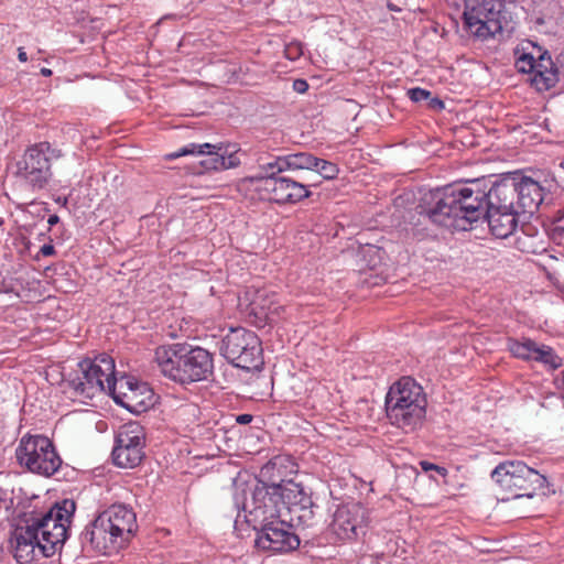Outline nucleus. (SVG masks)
Listing matches in <instances>:
<instances>
[{
    "mask_svg": "<svg viewBox=\"0 0 564 564\" xmlns=\"http://www.w3.org/2000/svg\"><path fill=\"white\" fill-rule=\"evenodd\" d=\"M511 195L510 189L489 186L485 178L474 180L424 194L416 209L432 224L455 230H468L474 223L486 220L495 237L506 239L517 230L521 214L511 204Z\"/></svg>",
    "mask_w": 564,
    "mask_h": 564,
    "instance_id": "f257e3e1",
    "label": "nucleus"
},
{
    "mask_svg": "<svg viewBox=\"0 0 564 564\" xmlns=\"http://www.w3.org/2000/svg\"><path fill=\"white\" fill-rule=\"evenodd\" d=\"M66 386L72 391L74 399L80 402L91 400L97 394L108 392L117 403L129 410L135 405H147L145 400H138V391L152 399V393L145 384L132 382L130 378L115 377V361L106 355H99L95 359H84L77 365V369L65 379Z\"/></svg>",
    "mask_w": 564,
    "mask_h": 564,
    "instance_id": "f03ea898",
    "label": "nucleus"
},
{
    "mask_svg": "<svg viewBox=\"0 0 564 564\" xmlns=\"http://www.w3.org/2000/svg\"><path fill=\"white\" fill-rule=\"evenodd\" d=\"M153 362L162 376L180 384L206 380L214 369L208 350L184 344L159 346Z\"/></svg>",
    "mask_w": 564,
    "mask_h": 564,
    "instance_id": "7ed1b4c3",
    "label": "nucleus"
},
{
    "mask_svg": "<svg viewBox=\"0 0 564 564\" xmlns=\"http://www.w3.org/2000/svg\"><path fill=\"white\" fill-rule=\"evenodd\" d=\"M386 411L391 424L406 433L413 432L426 413L423 388L410 377L401 378L386 395Z\"/></svg>",
    "mask_w": 564,
    "mask_h": 564,
    "instance_id": "20e7f679",
    "label": "nucleus"
},
{
    "mask_svg": "<svg viewBox=\"0 0 564 564\" xmlns=\"http://www.w3.org/2000/svg\"><path fill=\"white\" fill-rule=\"evenodd\" d=\"M76 511V503L72 499H64L47 512L32 516L25 523L33 533L41 539L40 550L43 557H51L62 550L68 529Z\"/></svg>",
    "mask_w": 564,
    "mask_h": 564,
    "instance_id": "39448f33",
    "label": "nucleus"
},
{
    "mask_svg": "<svg viewBox=\"0 0 564 564\" xmlns=\"http://www.w3.org/2000/svg\"><path fill=\"white\" fill-rule=\"evenodd\" d=\"M62 156L61 150L42 141L29 145L14 163L13 175L32 193L47 188L53 180L52 162Z\"/></svg>",
    "mask_w": 564,
    "mask_h": 564,
    "instance_id": "423d86ee",
    "label": "nucleus"
},
{
    "mask_svg": "<svg viewBox=\"0 0 564 564\" xmlns=\"http://www.w3.org/2000/svg\"><path fill=\"white\" fill-rule=\"evenodd\" d=\"M491 479L513 498H532L547 485L546 477L521 460H505L491 471Z\"/></svg>",
    "mask_w": 564,
    "mask_h": 564,
    "instance_id": "0eeeda50",
    "label": "nucleus"
},
{
    "mask_svg": "<svg viewBox=\"0 0 564 564\" xmlns=\"http://www.w3.org/2000/svg\"><path fill=\"white\" fill-rule=\"evenodd\" d=\"M288 487H270L256 484L251 490V499L243 503L245 519L254 530L259 523L272 521L275 519L283 520V512L286 510L291 495L286 490Z\"/></svg>",
    "mask_w": 564,
    "mask_h": 564,
    "instance_id": "6e6552de",
    "label": "nucleus"
},
{
    "mask_svg": "<svg viewBox=\"0 0 564 564\" xmlns=\"http://www.w3.org/2000/svg\"><path fill=\"white\" fill-rule=\"evenodd\" d=\"M15 456L21 466L45 477L55 474L62 465L55 446L43 435H24L17 447Z\"/></svg>",
    "mask_w": 564,
    "mask_h": 564,
    "instance_id": "1a4fd4ad",
    "label": "nucleus"
},
{
    "mask_svg": "<svg viewBox=\"0 0 564 564\" xmlns=\"http://www.w3.org/2000/svg\"><path fill=\"white\" fill-rule=\"evenodd\" d=\"M465 29L476 39L487 41L503 31L510 32L508 21L500 9L488 0H466L463 12Z\"/></svg>",
    "mask_w": 564,
    "mask_h": 564,
    "instance_id": "9d476101",
    "label": "nucleus"
},
{
    "mask_svg": "<svg viewBox=\"0 0 564 564\" xmlns=\"http://www.w3.org/2000/svg\"><path fill=\"white\" fill-rule=\"evenodd\" d=\"M221 355L235 367L245 370L262 365V347L257 334L243 327L230 328L221 340Z\"/></svg>",
    "mask_w": 564,
    "mask_h": 564,
    "instance_id": "9b49d317",
    "label": "nucleus"
},
{
    "mask_svg": "<svg viewBox=\"0 0 564 564\" xmlns=\"http://www.w3.org/2000/svg\"><path fill=\"white\" fill-rule=\"evenodd\" d=\"M145 434L143 427L137 422L123 424L116 436L112 449L115 465L122 468L137 467L144 457Z\"/></svg>",
    "mask_w": 564,
    "mask_h": 564,
    "instance_id": "f8f14e48",
    "label": "nucleus"
},
{
    "mask_svg": "<svg viewBox=\"0 0 564 564\" xmlns=\"http://www.w3.org/2000/svg\"><path fill=\"white\" fill-rule=\"evenodd\" d=\"M499 191L510 189L511 204L521 214L533 215L544 198V188L532 177L514 175L492 183Z\"/></svg>",
    "mask_w": 564,
    "mask_h": 564,
    "instance_id": "ddd939ff",
    "label": "nucleus"
},
{
    "mask_svg": "<svg viewBox=\"0 0 564 564\" xmlns=\"http://www.w3.org/2000/svg\"><path fill=\"white\" fill-rule=\"evenodd\" d=\"M235 147L229 144H212V143H189L181 148L177 152L167 154L169 160H173L180 156L197 154L205 155L200 161V165L205 170L221 171L231 167H236L240 164V160L236 154Z\"/></svg>",
    "mask_w": 564,
    "mask_h": 564,
    "instance_id": "4468645a",
    "label": "nucleus"
},
{
    "mask_svg": "<svg viewBox=\"0 0 564 564\" xmlns=\"http://www.w3.org/2000/svg\"><path fill=\"white\" fill-rule=\"evenodd\" d=\"M292 529L289 523H283L281 518L259 523L254 544L259 550L273 553L294 551L300 545V539Z\"/></svg>",
    "mask_w": 564,
    "mask_h": 564,
    "instance_id": "2eb2a0df",
    "label": "nucleus"
},
{
    "mask_svg": "<svg viewBox=\"0 0 564 564\" xmlns=\"http://www.w3.org/2000/svg\"><path fill=\"white\" fill-rule=\"evenodd\" d=\"M262 197L276 204H295L311 195L306 185L290 177H250Z\"/></svg>",
    "mask_w": 564,
    "mask_h": 564,
    "instance_id": "dca6fc26",
    "label": "nucleus"
},
{
    "mask_svg": "<svg viewBox=\"0 0 564 564\" xmlns=\"http://www.w3.org/2000/svg\"><path fill=\"white\" fill-rule=\"evenodd\" d=\"M291 495L286 500L288 507L283 512V523H289L292 528H312L316 524V511L318 507L313 502L311 496L304 490L302 485H290L286 489Z\"/></svg>",
    "mask_w": 564,
    "mask_h": 564,
    "instance_id": "f3484780",
    "label": "nucleus"
},
{
    "mask_svg": "<svg viewBox=\"0 0 564 564\" xmlns=\"http://www.w3.org/2000/svg\"><path fill=\"white\" fill-rule=\"evenodd\" d=\"M291 495L286 500L288 507L283 512V523H289L292 528H312L316 524V511L318 507L313 502L311 496L304 490L302 485H290L286 489Z\"/></svg>",
    "mask_w": 564,
    "mask_h": 564,
    "instance_id": "a211bd4d",
    "label": "nucleus"
},
{
    "mask_svg": "<svg viewBox=\"0 0 564 564\" xmlns=\"http://www.w3.org/2000/svg\"><path fill=\"white\" fill-rule=\"evenodd\" d=\"M367 528L365 508L359 503L337 508L330 523L332 532L343 541H354L364 535Z\"/></svg>",
    "mask_w": 564,
    "mask_h": 564,
    "instance_id": "6ab92c4d",
    "label": "nucleus"
},
{
    "mask_svg": "<svg viewBox=\"0 0 564 564\" xmlns=\"http://www.w3.org/2000/svg\"><path fill=\"white\" fill-rule=\"evenodd\" d=\"M80 541L84 547L90 546L101 554H111L124 546L100 514L84 529Z\"/></svg>",
    "mask_w": 564,
    "mask_h": 564,
    "instance_id": "aec40b11",
    "label": "nucleus"
},
{
    "mask_svg": "<svg viewBox=\"0 0 564 564\" xmlns=\"http://www.w3.org/2000/svg\"><path fill=\"white\" fill-rule=\"evenodd\" d=\"M297 473V465L289 455H276L263 465L257 477L258 485L280 487L284 490L290 485H299L292 477Z\"/></svg>",
    "mask_w": 564,
    "mask_h": 564,
    "instance_id": "412c9836",
    "label": "nucleus"
},
{
    "mask_svg": "<svg viewBox=\"0 0 564 564\" xmlns=\"http://www.w3.org/2000/svg\"><path fill=\"white\" fill-rule=\"evenodd\" d=\"M100 516L106 518V522L123 545L129 542L138 529L137 516L132 508L126 505H112Z\"/></svg>",
    "mask_w": 564,
    "mask_h": 564,
    "instance_id": "4be33fe9",
    "label": "nucleus"
},
{
    "mask_svg": "<svg viewBox=\"0 0 564 564\" xmlns=\"http://www.w3.org/2000/svg\"><path fill=\"white\" fill-rule=\"evenodd\" d=\"M41 543L40 536H37L31 528L25 525H20L14 531V557L20 564H29L39 556H42V551L40 550Z\"/></svg>",
    "mask_w": 564,
    "mask_h": 564,
    "instance_id": "5701e85b",
    "label": "nucleus"
},
{
    "mask_svg": "<svg viewBox=\"0 0 564 564\" xmlns=\"http://www.w3.org/2000/svg\"><path fill=\"white\" fill-rule=\"evenodd\" d=\"M530 80L538 91H546L558 82V72L547 52L541 53L539 57H535V65Z\"/></svg>",
    "mask_w": 564,
    "mask_h": 564,
    "instance_id": "b1692460",
    "label": "nucleus"
},
{
    "mask_svg": "<svg viewBox=\"0 0 564 564\" xmlns=\"http://www.w3.org/2000/svg\"><path fill=\"white\" fill-rule=\"evenodd\" d=\"M318 158L310 152H296L285 154V160L281 163L285 164L288 171L296 170H310L313 171L316 167Z\"/></svg>",
    "mask_w": 564,
    "mask_h": 564,
    "instance_id": "393cba45",
    "label": "nucleus"
},
{
    "mask_svg": "<svg viewBox=\"0 0 564 564\" xmlns=\"http://www.w3.org/2000/svg\"><path fill=\"white\" fill-rule=\"evenodd\" d=\"M533 361L541 362L556 369L562 366V359L555 354L552 347L547 345H538L535 343L533 351Z\"/></svg>",
    "mask_w": 564,
    "mask_h": 564,
    "instance_id": "a878e982",
    "label": "nucleus"
},
{
    "mask_svg": "<svg viewBox=\"0 0 564 564\" xmlns=\"http://www.w3.org/2000/svg\"><path fill=\"white\" fill-rule=\"evenodd\" d=\"M534 347L535 341L530 338H525L522 341L512 340L509 344V350L511 354L523 360H533Z\"/></svg>",
    "mask_w": 564,
    "mask_h": 564,
    "instance_id": "bb28decb",
    "label": "nucleus"
},
{
    "mask_svg": "<svg viewBox=\"0 0 564 564\" xmlns=\"http://www.w3.org/2000/svg\"><path fill=\"white\" fill-rule=\"evenodd\" d=\"M285 160V155L275 156L272 161L267 163H260L259 167L261 170V174L254 175L253 177H279L280 174L284 171H288L285 164L281 163V161Z\"/></svg>",
    "mask_w": 564,
    "mask_h": 564,
    "instance_id": "cd10ccee",
    "label": "nucleus"
},
{
    "mask_svg": "<svg viewBox=\"0 0 564 564\" xmlns=\"http://www.w3.org/2000/svg\"><path fill=\"white\" fill-rule=\"evenodd\" d=\"M313 171H316L324 180H334L339 173V169L335 163L319 158Z\"/></svg>",
    "mask_w": 564,
    "mask_h": 564,
    "instance_id": "c85d7f7f",
    "label": "nucleus"
},
{
    "mask_svg": "<svg viewBox=\"0 0 564 564\" xmlns=\"http://www.w3.org/2000/svg\"><path fill=\"white\" fill-rule=\"evenodd\" d=\"M13 508L12 492L0 488V520L8 519Z\"/></svg>",
    "mask_w": 564,
    "mask_h": 564,
    "instance_id": "c756f323",
    "label": "nucleus"
},
{
    "mask_svg": "<svg viewBox=\"0 0 564 564\" xmlns=\"http://www.w3.org/2000/svg\"><path fill=\"white\" fill-rule=\"evenodd\" d=\"M535 65V57L530 53H523L516 61V67L520 73L532 74Z\"/></svg>",
    "mask_w": 564,
    "mask_h": 564,
    "instance_id": "7c9ffc66",
    "label": "nucleus"
},
{
    "mask_svg": "<svg viewBox=\"0 0 564 564\" xmlns=\"http://www.w3.org/2000/svg\"><path fill=\"white\" fill-rule=\"evenodd\" d=\"M406 94H408L409 98L413 102L426 101L430 98V96H431V91L430 90H426V89L421 88V87L411 88V89L408 90Z\"/></svg>",
    "mask_w": 564,
    "mask_h": 564,
    "instance_id": "2f4dec72",
    "label": "nucleus"
},
{
    "mask_svg": "<svg viewBox=\"0 0 564 564\" xmlns=\"http://www.w3.org/2000/svg\"><path fill=\"white\" fill-rule=\"evenodd\" d=\"M420 466L422 468V470L424 471H436L440 476L442 477H446L447 476V469L442 467V466H438L436 464H433L431 462H427V460H421L420 462Z\"/></svg>",
    "mask_w": 564,
    "mask_h": 564,
    "instance_id": "473e14b6",
    "label": "nucleus"
},
{
    "mask_svg": "<svg viewBox=\"0 0 564 564\" xmlns=\"http://www.w3.org/2000/svg\"><path fill=\"white\" fill-rule=\"evenodd\" d=\"M303 54L302 45L299 43L290 44L285 47V55L289 59L295 61Z\"/></svg>",
    "mask_w": 564,
    "mask_h": 564,
    "instance_id": "72a5a7b5",
    "label": "nucleus"
},
{
    "mask_svg": "<svg viewBox=\"0 0 564 564\" xmlns=\"http://www.w3.org/2000/svg\"><path fill=\"white\" fill-rule=\"evenodd\" d=\"M426 102L427 107L432 110L441 111L444 109V101L441 100L438 97H433L431 95Z\"/></svg>",
    "mask_w": 564,
    "mask_h": 564,
    "instance_id": "f704fd0d",
    "label": "nucleus"
},
{
    "mask_svg": "<svg viewBox=\"0 0 564 564\" xmlns=\"http://www.w3.org/2000/svg\"><path fill=\"white\" fill-rule=\"evenodd\" d=\"M293 89L299 94H304L308 89V84L304 79H295L293 82Z\"/></svg>",
    "mask_w": 564,
    "mask_h": 564,
    "instance_id": "c9c22d12",
    "label": "nucleus"
},
{
    "mask_svg": "<svg viewBox=\"0 0 564 564\" xmlns=\"http://www.w3.org/2000/svg\"><path fill=\"white\" fill-rule=\"evenodd\" d=\"M40 252L42 253V256L44 257H50V256H53L55 253V248L53 245H50V243H45L41 247L40 249Z\"/></svg>",
    "mask_w": 564,
    "mask_h": 564,
    "instance_id": "e433bc0d",
    "label": "nucleus"
},
{
    "mask_svg": "<svg viewBox=\"0 0 564 564\" xmlns=\"http://www.w3.org/2000/svg\"><path fill=\"white\" fill-rule=\"evenodd\" d=\"M253 416L251 414H239L236 416V422L239 424H249Z\"/></svg>",
    "mask_w": 564,
    "mask_h": 564,
    "instance_id": "4c0bfd02",
    "label": "nucleus"
},
{
    "mask_svg": "<svg viewBox=\"0 0 564 564\" xmlns=\"http://www.w3.org/2000/svg\"><path fill=\"white\" fill-rule=\"evenodd\" d=\"M18 58L20 62L23 63L28 61V55L23 47L18 48Z\"/></svg>",
    "mask_w": 564,
    "mask_h": 564,
    "instance_id": "58836bf2",
    "label": "nucleus"
},
{
    "mask_svg": "<svg viewBox=\"0 0 564 564\" xmlns=\"http://www.w3.org/2000/svg\"><path fill=\"white\" fill-rule=\"evenodd\" d=\"M59 223V217L57 215H51L47 219V224L52 227Z\"/></svg>",
    "mask_w": 564,
    "mask_h": 564,
    "instance_id": "ea45409f",
    "label": "nucleus"
},
{
    "mask_svg": "<svg viewBox=\"0 0 564 564\" xmlns=\"http://www.w3.org/2000/svg\"><path fill=\"white\" fill-rule=\"evenodd\" d=\"M55 202L61 206L66 207L68 204V198L66 196H58L57 198H55Z\"/></svg>",
    "mask_w": 564,
    "mask_h": 564,
    "instance_id": "a19ab883",
    "label": "nucleus"
},
{
    "mask_svg": "<svg viewBox=\"0 0 564 564\" xmlns=\"http://www.w3.org/2000/svg\"><path fill=\"white\" fill-rule=\"evenodd\" d=\"M41 75H43L44 77H48L52 75V70L50 68H46V67H43L41 68Z\"/></svg>",
    "mask_w": 564,
    "mask_h": 564,
    "instance_id": "79ce46f5",
    "label": "nucleus"
},
{
    "mask_svg": "<svg viewBox=\"0 0 564 564\" xmlns=\"http://www.w3.org/2000/svg\"><path fill=\"white\" fill-rule=\"evenodd\" d=\"M251 305H252V311H256L257 307L259 306L257 300L252 301Z\"/></svg>",
    "mask_w": 564,
    "mask_h": 564,
    "instance_id": "37998d69",
    "label": "nucleus"
},
{
    "mask_svg": "<svg viewBox=\"0 0 564 564\" xmlns=\"http://www.w3.org/2000/svg\"><path fill=\"white\" fill-rule=\"evenodd\" d=\"M270 312H271V308H270V307H268V312H264V311H263V312H261L260 314H262V315H264V316L267 317V316L269 315V313H270Z\"/></svg>",
    "mask_w": 564,
    "mask_h": 564,
    "instance_id": "c03bdc74",
    "label": "nucleus"
},
{
    "mask_svg": "<svg viewBox=\"0 0 564 564\" xmlns=\"http://www.w3.org/2000/svg\"><path fill=\"white\" fill-rule=\"evenodd\" d=\"M562 382H563V386H564V371L562 373Z\"/></svg>",
    "mask_w": 564,
    "mask_h": 564,
    "instance_id": "a18cd8bd",
    "label": "nucleus"
},
{
    "mask_svg": "<svg viewBox=\"0 0 564 564\" xmlns=\"http://www.w3.org/2000/svg\"><path fill=\"white\" fill-rule=\"evenodd\" d=\"M562 63H563V65H564V54L562 55Z\"/></svg>",
    "mask_w": 564,
    "mask_h": 564,
    "instance_id": "49530a36",
    "label": "nucleus"
}]
</instances>
